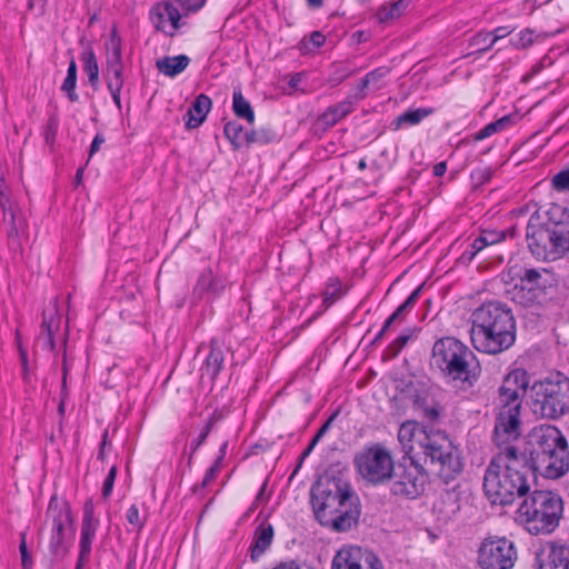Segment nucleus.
Here are the masks:
<instances>
[{"instance_id":"nucleus-2","label":"nucleus","mask_w":569,"mask_h":569,"mask_svg":"<svg viewBox=\"0 0 569 569\" xmlns=\"http://www.w3.org/2000/svg\"><path fill=\"white\" fill-rule=\"evenodd\" d=\"M470 338L479 352L497 355L510 348L516 340L511 310L496 301L482 303L471 315Z\"/></svg>"},{"instance_id":"nucleus-43","label":"nucleus","mask_w":569,"mask_h":569,"mask_svg":"<svg viewBox=\"0 0 569 569\" xmlns=\"http://www.w3.org/2000/svg\"><path fill=\"white\" fill-rule=\"evenodd\" d=\"M106 82L108 89L122 88L124 83L123 69L106 70Z\"/></svg>"},{"instance_id":"nucleus-24","label":"nucleus","mask_w":569,"mask_h":569,"mask_svg":"<svg viewBox=\"0 0 569 569\" xmlns=\"http://www.w3.org/2000/svg\"><path fill=\"white\" fill-rule=\"evenodd\" d=\"M539 569H569V548L552 543Z\"/></svg>"},{"instance_id":"nucleus-32","label":"nucleus","mask_w":569,"mask_h":569,"mask_svg":"<svg viewBox=\"0 0 569 569\" xmlns=\"http://www.w3.org/2000/svg\"><path fill=\"white\" fill-rule=\"evenodd\" d=\"M273 530L271 526L260 527L256 531L254 543L251 548V558L260 557L271 545Z\"/></svg>"},{"instance_id":"nucleus-15","label":"nucleus","mask_w":569,"mask_h":569,"mask_svg":"<svg viewBox=\"0 0 569 569\" xmlns=\"http://www.w3.org/2000/svg\"><path fill=\"white\" fill-rule=\"evenodd\" d=\"M351 498L350 486L340 479L331 478L312 489V502L316 513L328 508L345 507Z\"/></svg>"},{"instance_id":"nucleus-41","label":"nucleus","mask_w":569,"mask_h":569,"mask_svg":"<svg viewBox=\"0 0 569 569\" xmlns=\"http://www.w3.org/2000/svg\"><path fill=\"white\" fill-rule=\"evenodd\" d=\"M322 303L326 308H329L331 305H333L341 296V286L338 281L330 282L323 293Z\"/></svg>"},{"instance_id":"nucleus-61","label":"nucleus","mask_w":569,"mask_h":569,"mask_svg":"<svg viewBox=\"0 0 569 569\" xmlns=\"http://www.w3.org/2000/svg\"><path fill=\"white\" fill-rule=\"evenodd\" d=\"M332 417L318 430L317 435L313 438V443H317L319 439L326 433L328 430L330 423H331Z\"/></svg>"},{"instance_id":"nucleus-55","label":"nucleus","mask_w":569,"mask_h":569,"mask_svg":"<svg viewBox=\"0 0 569 569\" xmlns=\"http://www.w3.org/2000/svg\"><path fill=\"white\" fill-rule=\"evenodd\" d=\"M66 345H67V339L64 336L63 337V355H62V372H63L62 387L63 388H66L67 375H68V370H69Z\"/></svg>"},{"instance_id":"nucleus-4","label":"nucleus","mask_w":569,"mask_h":569,"mask_svg":"<svg viewBox=\"0 0 569 569\" xmlns=\"http://www.w3.org/2000/svg\"><path fill=\"white\" fill-rule=\"evenodd\" d=\"M527 452L532 471L549 479H558L569 470L568 442L562 432L551 425L536 427L529 435Z\"/></svg>"},{"instance_id":"nucleus-48","label":"nucleus","mask_w":569,"mask_h":569,"mask_svg":"<svg viewBox=\"0 0 569 569\" xmlns=\"http://www.w3.org/2000/svg\"><path fill=\"white\" fill-rule=\"evenodd\" d=\"M76 82L77 78L66 77L61 90L68 94L70 101L74 102L78 100V94L76 93Z\"/></svg>"},{"instance_id":"nucleus-36","label":"nucleus","mask_w":569,"mask_h":569,"mask_svg":"<svg viewBox=\"0 0 569 569\" xmlns=\"http://www.w3.org/2000/svg\"><path fill=\"white\" fill-rule=\"evenodd\" d=\"M511 123H512L511 116H503L502 118H500V119H498L496 121H492V122L488 123L487 126H485L481 130H479L475 134L473 139L476 141L486 139V138L492 136L496 132L505 130Z\"/></svg>"},{"instance_id":"nucleus-3","label":"nucleus","mask_w":569,"mask_h":569,"mask_svg":"<svg viewBox=\"0 0 569 569\" xmlns=\"http://www.w3.org/2000/svg\"><path fill=\"white\" fill-rule=\"evenodd\" d=\"M527 241L530 252L539 260H556L569 250V211L553 204L536 212L528 221Z\"/></svg>"},{"instance_id":"nucleus-42","label":"nucleus","mask_w":569,"mask_h":569,"mask_svg":"<svg viewBox=\"0 0 569 569\" xmlns=\"http://www.w3.org/2000/svg\"><path fill=\"white\" fill-rule=\"evenodd\" d=\"M551 187L558 192L569 191V167L552 177Z\"/></svg>"},{"instance_id":"nucleus-21","label":"nucleus","mask_w":569,"mask_h":569,"mask_svg":"<svg viewBox=\"0 0 569 569\" xmlns=\"http://www.w3.org/2000/svg\"><path fill=\"white\" fill-rule=\"evenodd\" d=\"M227 287V280L222 277L214 276L211 269H204L193 288V297L202 299L206 295L219 296Z\"/></svg>"},{"instance_id":"nucleus-38","label":"nucleus","mask_w":569,"mask_h":569,"mask_svg":"<svg viewBox=\"0 0 569 569\" xmlns=\"http://www.w3.org/2000/svg\"><path fill=\"white\" fill-rule=\"evenodd\" d=\"M490 40H492L491 33L480 31L469 39V48H472L475 52L483 53L493 47L489 46Z\"/></svg>"},{"instance_id":"nucleus-8","label":"nucleus","mask_w":569,"mask_h":569,"mask_svg":"<svg viewBox=\"0 0 569 569\" xmlns=\"http://www.w3.org/2000/svg\"><path fill=\"white\" fill-rule=\"evenodd\" d=\"M532 413L555 420L569 411V379L561 375L536 381L530 388Z\"/></svg>"},{"instance_id":"nucleus-11","label":"nucleus","mask_w":569,"mask_h":569,"mask_svg":"<svg viewBox=\"0 0 569 569\" xmlns=\"http://www.w3.org/2000/svg\"><path fill=\"white\" fill-rule=\"evenodd\" d=\"M517 560V547L505 536H488L477 549L479 569H512Z\"/></svg>"},{"instance_id":"nucleus-13","label":"nucleus","mask_w":569,"mask_h":569,"mask_svg":"<svg viewBox=\"0 0 569 569\" xmlns=\"http://www.w3.org/2000/svg\"><path fill=\"white\" fill-rule=\"evenodd\" d=\"M555 276L548 269H525L515 286L512 299L521 306L539 302L547 288L555 284Z\"/></svg>"},{"instance_id":"nucleus-40","label":"nucleus","mask_w":569,"mask_h":569,"mask_svg":"<svg viewBox=\"0 0 569 569\" xmlns=\"http://www.w3.org/2000/svg\"><path fill=\"white\" fill-rule=\"evenodd\" d=\"M440 503L443 506V508H441V507H440V508H439V511H440L441 513H443V517H445L446 519H450V518H451L452 516H455V515L459 511V509H460L457 497H456L455 495H452V493H449V492H447V493L442 497V499H441V502H440Z\"/></svg>"},{"instance_id":"nucleus-54","label":"nucleus","mask_w":569,"mask_h":569,"mask_svg":"<svg viewBox=\"0 0 569 569\" xmlns=\"http://www.w3.org/2000/svg\"><path fill=\"white\" fill-rule=\"evenodd\" d=\"M211 428H212V420H209L203 430L201 431V433L199 435V438L198 440L192 443V451L194 452L207 439L208 435L210 433L211 431Z\"/></svg>"},{"instance_id":"nucleus-56","label":"nucleus","mask_w":569,"mask_h":569,"mask_svg":"<svg viewBox=\"0 0 569 569\" xmlns=\"http://www.w3.org/2000/svg\"><path fill=\"white\" fill-rule=\"evenodd\" d=\"M103 142H104V137L100 133H97L92 140L91 146H90L89 158H91L100 149V147Z\"/></svg>"},{"instance_id":"nucleus-33","label":"nucleus","mask_w":569,"mask_h":569,"mask_svg":"<svg viewBox=\"0 0 569 569\" xmlns=\"http://www.w3.org/2000/svg\"><path fill=\"white\" fill-rule=\"evenodd\" d=\"M232 109L237 117L247 120L249 123L254 121V112L250 102L243 97L241 90H236L232 97Z\"/></svg>"},{"instance_id":"nucleus-19","label":"nucleus","mask_w":569,"mask_h":569,"mask_svg":"<svg viewBox=\"0 0 569 569\" xmlns=\"http://www.w3.org/2000/svg\"><path fill=\"white\" fill-rule=\"evenodd\" d=\"M99 526L98 519L94 518L93 515V506L91 503H86L83 510V518L81 525V537L79 545V557L80 562L88 561L90 552H91V543L96 536L97 529Z\"/></svg>"},{"instance_id":"nucleus-17","label":"nucleus","mask_w":569,"mask_h":569,"mask_svg":"<svg viewBox=\"0 0 569 569\" xmlns=\"http://www.w3.org/2000/svg\"><path fill=\"white\" fill-rule=\"evenodd\" d=\"M433 430H426L421 425L416 421L403 422L398 431V441L401 445L402 451L407 459H416L417 456L422 453L426 446L431 439Z\"/></svg>"},{"instance_id":"nucleus-27","label":"nucleus","mask_w":569,"mask_h":569,"mask_svg":"<svg viewBox=\"0 0 569 569\" xmlns=\"http://www.w3.org/2000/svg\"><path fill=\"white\" fill-rule=\"evenodd\" d=\"M389 73V69L386 67L377 68L369 73L366 74L365 78L361 79L358 90L355 94L356 100H362L367 97V89L372 87L376 90L382 88V79Z\"/></svg>"},{"instance_id":"nucleus-35","label":"nucleus","mask_w":569,"mask_h":569,"mask_svg":"<svg viewBox=\"0 0 569 569\" xmlns=\"http://www.w3.org/2000/svg\"><path fill=\"white\" fill-rule=\"evenodd\" d=\"M433 112L430 108H420L413 110H407L401 113L395 121L396 129H399L403 124L415 126L418 124L422 119L430 116Z\"/></svg>"},{"instance_id":"nucleus-46","label":"nucleus","mask_w":569,"mask_h":569,"mask_svg":"<svg viewBox=\"0 0 569 569\" xmlns=\"http://www.w3.org/2000/svg\"><path fill=\"white\" fill-rule=\"evenodd\" d=\"M0 204L3 210L4 219H9L10 222L16 224V210L13 209V204L10 201L8 194L2 190L0 191Z\"/></svg>"},{"instance_id":"nucleus-62","label":"nucleus","mask_w":569,"mask_h":569,"mask_svg":"<svg viewBox=\"0 0 569 569\" xmlns=\"http://www.w3.org/2000/svg\"><path fill=\"white\" fill-rule=\"evenodd\" d=\"M447 164L446 162H439L433 167V174L436 177H442L446 173Z\"/></svg>"},{"instance_id":"nucleus-20","label":"nucleus","mask_w":569,"mask_h":569,"mask_svg":"<svg viewBox=\"0 0 569 569\" xmlns=\"http://www.w3.org/2000/svg\"><path fill=\"white\" fill-rule=\"evenodd\" d=\"M42 325L41 331L38 337V341L42 343L43 348L49 349L50 351L56 350V341L54 336L60 331L61 326V317L59 315L58 308L56 305L46 309L42 315Z\"/></svg>"},{"instance_id":"nucleus-53","label":"nucleus","mask_w":569,"mask_h":569,"mask_svg":"<svg viewBox=\"0 0 569 569\" xmlns=\"http://www.w3.org/2000/svg\"><path fill=\"white\" fill-rule=\"evenodd\" d=\"M410 336L409 335H400L391 345L390 349L393 355H398L401 349L407 345L409 341Z\"/></svg>"},{"instance_id":"nucleus-10","label":"nucleus","mask_w":569,"mask_h":569,"mask_svg":"<svg viewBox=\"0 0 569 569\" xmlns=\"http://www.w3.org/2000/svg\"><path fill=\"white\" fill-rule=\"evenodd\" d=\"M390 479V491L393 496L416 499L425 492L429 476L416 459L402 458L396 465Z\"/></svg>"},{"instance_id":"nucleus-22","label":"nucleus","mask_w":569,"mask_h":569,"mask_svg":"<svg viewBox=\"0 0 569 569\" xmlns=\"http://www.w3.org/2000/svg\"><path fill=\"white\" fill-rule=\"evenodd\" d=\"M211 106L212 102L208 96L203 93L199 94L191 103L190 108L188 109L184 116L186 127L188 129H196L199 126H201L202 122L206 120L207 114L211 109Z\"/></svg>"},{"instance_id":"nucleus-9","label":"nucleus","mask_w":569,"mask_h":569,"mask_svg":"<svg viewBox=\"0 0 569 569\" xmlns=\"http://www.w3.org/2000/svg\"><path fill=\"white\" fill-rule=\"evenodd\" d=\"M422 455L430 459L433 471L446 483L455 480L462 472L463 463L458 447L441 431L431 433V439Z\"/></svg>"},{"instance_id":"nucleus-57","label":"nucleus","mask_w":569,"mask_h":569,"mask_svg":"<svg viewBox=\"0 0 569 569\" xmlns=\"http://www.w3.org/2000/svg\"><path fill=\"white\" fill-rule=\"evenodd\" d=\"M326 41V37L319 32V31H313L311 34H310V42L316 47V48H319L321 47Z\"/></svg>"},{"instance_id":"nucleus-47","label":"nucleus","mask_w":569,"mask_h":569,"mask_svg":"<svg viewBox=\"0 0 569 569\" xmlns=\"http://www.w3.org/2000/svg\"><path fill=\"white\" fill-rule=\"evenodd\" d=\"M223 131L230 142L238 147L239 144L237 141L242 132V127L237 122H228L224 124Z\"/></svg>"},{"instance_id":"nucleus-45","label":"nucleus","mask_w":569,"mask_h":569,"mask_svg":"<svg viewBox=\"0 0 569 569\" xmlns=\"http://www.w3.org/2000/svg\"><path fill=\"white\" fill-rule=\"evenodd\" d=\"M126 518L128 522L137 530L140 531L144 526V517L140 515L137 505H132L128 510Z\"/></svg>"},{"instance_id":"nucleus-31","label":"nucleus","mask_w":569,"mask_h":569,"mask_svg":"<svg viewBox=\"0 0 569 569\" xmlns=\"http://www.w3.org/2000/svg\"><path fill=\"white\" fill-rule=\"evenodd\" d=\"M421 291V287H418L416 290L411 292V295L406 299V301L400 305L397 310L386 320L385 325L382 326L381 330L378 332V335L375 338V342L380 340L386 331L389 329L391 323L399 319L405 312L410 310L417 302L419 295Z\"/></svg>"},{"instance_id":"nucleus-58","label":"nucleus","mask_w":569,"mask_h":569,"mask_svg":"<svg viewBox=\"0 0 569 569\" xmlns=\"http://www.w3.org/2000/svg\"><path fill=\"white\" fill-rule=\"evenodd\" d=\"M57 121L54 119H50L48 122V129L46 132V141L49 142L50 140L54 139L56 131H57Z\"/></svg>"},{"instance_id":"nucleus-39","label":"nucleus","mask_w":569,"mask_h":569,"mask_svg":"<svg viewBox=\"0 0 569 569\" xmlns=\"http://www.w3.org/2000/svg\"><path fill=\"white\" fill-rule=\"evenodd\" d=\"M226 447H227V443H223L220 449V456L216 459L214 463L207 470V472L203 477V480L201 482L202 488H206L207 486H209L217 478V476L221 469L222 460L226 455Z\"/></svg>"},{"instance_id":"nucleus-12","label":"nucleus","mask_w":569,"mask_h":569,"mask_svg":"<svg viewBox=\"0 0 569 569\" xmlns=\"http://www.w3.org/2000/svg\"><path fill=\"white\" fill-rule=\"evenodd\" d=\"M359 473L372 483H380L391 478L396 467L390 452L380 443L366 447L355 458Z\"/></svg>"},{"instance_id":"nucleus-14","label":"nucleus","mask_w":569,"mask_h":569,"mask_svg":"<svg viewBox=\"0 0 569 569\" xmlns=\"http://www.w3.org/2000/svg\"><path fill=\"white\" fill-rule=\"evenodd\" d=\"M47 516L52 520V535L49 543L50 551L56 557H63L67 553L64 543L66 535L72 527L70 506L52 497L48 506Z\"/></svg>"},{"instance_id":"nucleus-28","label":"nucleus","mask_w":569,"mask_h":569,"mask_svg":"<svg viewBox=\"0 0 569 569\" xmlns=\"http://www.w3.org/2000/svg\"><path fill=\"white\" fill-rule=\"evenodd\" d=\"M190 59L184 54L164 57L156 61L158 71L168 77L181 73L189 64Z\"/></svg>"},{"instance_id":"nucleus-52","label":"nucleus","mask_w":569,"mask_h":569,"mask_svg":"<svg viewBox=\"0 0 569 569\" xmlns=\"http://www.w3.org/2000/svg\"><path fill=\"white\" fill-rule=\"evenodd\" d=\"M19 549H20V553H21L22 566H23V568L29 569L32 566V561H31V557L27 549V543H26L24 537L22 538V540L20 542Z\"/></svg>"},{"instance_id":"nucleus-51","label":"nucleus","mask_w":569,"mask_h":569,"mask_svg":"<svg viewBox=\"0 0 569 569\" xmlns=\"http://www.w3.org/2000/svg\"><path fill=\"white\" fill-rule=\"evenodd\" d=\"M490 33H491V39L492 40H490L489 46H495V43L498 40L503 39L507 36H509L511 33V30H509L508 27H498L493 31H491Z\"/></svg>"},{"instance_id":"nucleus-16","label":"nucleus","mask_w":569,"mask_h":569,"mask_svg":"<svg viewBox=\"0 0 569 569\" xmlns=\"http://www.w3.org/2000/svg\"><path fill=\"white\" fill-rule=\"evenodd\" d=\"M331 569H385L381 559L372 551L357 546H346L337 551Z\"/></svg>"},{"instance_id":"nucleus-64","label":"nucleus","mask_w":569,"mask_h":569,"mask_svg":"<svg viewBox=\"0 0 569 569\" xmlns=\"http://www.w3.org/2000/svg\"><path fill=\"white\" fill-rule=\"evenodd\" d=\"M273 569H302L298 563L295 561H290L287 563H281L280 566L273 568Z\"/></svg>"},{"instance_id":"nucleus-30","label":"nucleus","mask_w":569,"mask_h":569,"mask_svg":"<svg viewBox=\"0 0 569 569\" xmlns=\"http://www.w3.org/2000/svg\"><path fill=\"white\" fill-rule=\"evenodd\" d=\"M421 291V287H418L416 290L411 292V295L406 299V301L400 305L397 310L386 320L385 325L382 326L381 330L378 332V335L375 338V342L380 340L386 331L389 329L391 323L399 319L405 312L410 310L417 302L419 295Z\"/></svg>"},{"instance_id":"nucleus-5","label":"nucleus","mask_w":569,"mask_h":569,"mask_svg":"<svg viewBox=\"0 0 569 569\" xmlns=\"http://www.w3.org/2000/svg\"><path fill=\"white\" fill-rule=\"evenodd\" d=\"M430 363L448 383L461 390L471 388L481 372L475 353L452 337L440 338L435 342Z\"/></svg>"},{"instance_id":"nucleus-63","label":"nucleus","mask_w":569,"mask_h":569,"mask_svg":"<svg viewBox=\"0 0 569 569\" xmlns=\"http://www.w3.org/2000/svg\"><path fill=\"white\" fill-rule=\"evenodd\" d=\"M477 174L479 176L478 179L481 182L488 181L491 178V170L489 168L480 169L477 171Z\"/></svg>"},{"instance_id":"nucleus-59","label":"nucleus","mask_w":569,"mask_h":569,"mask_svg":"<svg viewBox=\"0 0 569 569\" xmlns=\"http://www.w3.org/2000/svg\"><path fill=\"white\" fill-rule=\"evenodd\" d=\"M486 247H487V243L485 242V239L482 236L476 238L473 240V242L470 244V249L473 251V253H478Z\"/></svg>"},{"instance_id":"nucleus-29","label":"nucleus","mask_w":569,"mask_h":569,"mask_svg":"<svg viewBox=\"0 0 569 569\" xmlns=\"http://www.w3.org/2000/svg\"><path fill=\"white\" fill-rule=\"evenodd\" d=\"M352 111V102L350 100L342 101L336 106L329 107L318 119L325 128L333 127L340 119Z\"/></svg>"},{"instance_id":"nucleus-23","label":"nucleus","mask_w":569,"mask_h":569,"mask_svg":"<svg viewBox=\"0 0 569 569\" xmlns=\"http://www.w3.org/2000/svg\"><path fill=\"white\" fill-rule=\"evenodd\" d=\"M106 49H107L106 70L123 69L121 38L118 34L116 28H113L110 32V37H109L108 41L106 42Z\"/></svg>"},{"instance_id":"nucleus-18","label":"nucleus","mask_w":569,"mask_h":569,"mask_svg":"<svg viewBox=\"0 0 569 569\" xmlns=\"http://www.w3.org/2000/svg\"><path fill=\"white\" fill-rule=\"evenodd\" d=\"M181 19L179 10L168 1L156 3L150 10V20L158 31L173 36Z\"/></svg>"},{"instance_id":"nucleus-50","label":"nucleus","mask_w":569,"mask_h":569,"mask_svg":"<svg viewBox=\"0 0 569 569\" xmlns=\"http://www.w3.org/2000/svg\"><path fill=\"white\" fill-rule=\"evenodd\" d=\"M481 236L483 237L487 246H490V244H495V243H498L501 240H503L506 237V233L499 232V231H493V230H486L481 233Z\"/></svg>"},{"instance_id":"nucleus-6","label":"nucleus","mask_w":569,"mask_h":569,"mask_svg":"<svg viewBox=\"0 0 569 569\" xmlns=\"http://www.w3.org/2000/svg\"><path fill=\"white\" fill-rule=\"evenodd\" d=\"M530 378L522 368L507 373L498 389L496 399V422L493 435L497 439H518L521 435L522 399L529 388Z\"/></svg>"},{"instance_id":"nucleus-1","label":"nucleus","mask_w":569,"mask_h":569,"mask_svg":"<svg viewBox=\"0 0 569 569\" xmlns=\"http://www.w3.org/2000/svg\"><path fill=\"white\" fill-rule=\"evenodd\" d=\"M511 440L495 437L499 451L483 476V491L492 505H511L517 497L527 496L536 480L527 452L510 445Z\"/></svg>"},{"instance_id":"nucleus-34","label":"nucleus","mask_w":569,"mask_h":569,"mask_svg":"<svg viewBox=\"0 0 569 569\" xmlns=\"http://www.w3.org/2000/svg\"><path fill=\"white\" fill-rule=\"evenodd\" d=\"M81 60L90 84L96 88L99 82V66L92 48L89 47L82 52Z\"/></svg>"},{"instance_id":"nucleus-44","label":"nucleus","mask_w":569,"mask_h":569,"mask_svg":"<svg viewBox=\"0 0 569 569\" xmlns=\"http://www.w3.org/2000/svg\"><path fill=\"white\" fill-rule=\"evenodd\" d=\"M533 43V31L525 29L517 34V38L511 39V44L517 49L528 48Z\"/></svg>"},{"instance_id":"nucleus-7","label":"nucleus","mask_w":569,"mask_h":569,"mask_svg":"<svg viewBox=\"0 0 569 569\" xmlns=\"http://www.w3.org/2000/svg\"><path fill=\"white\" fill-rule=\"evenodd\" d=\"M561 498L548 490H535L518 508V518L532 535L552 532L562 515Z\"/></svg>"},{"instance_id":"nucleus-26","label":"nucleus","mask_w":569,"mask_h":569,"mask_svg":"<svg viewBox=\"0 0 569 569\" xmlns=\"http://www.w3.org/2000/svg\"><path fill=\"white\" fill-rule=\"evenodd\" d=\"M411 0H398L391 3L382 4L376 12V18L379 23L388 24L399 19L408 9Z\"/></svg>"},{"instance_id":"nucleus-25","label":"nucleus","mask_w":569,"mask_h":569,"mask_svg":"<svg viewBox=\"0 0 569 569\" xmlns=\"http://www.w3.org/2000/svg\"><path fill=\"white\" fill-rule=\"evenodd\" d=\"M224 363V355L222 349L217 345L214 340L211 341V349L206 359V362L201 369L202 377H208L210 380H214Z\"/></svg>"},{"instance_id":"nucleus-37","label":"nucleus","mask_w":569,"mask_h":569,"mask_svg":"<svg viewBox=\"0 0 569 569\" xmlns=\"http://www.w3.org/2000/svg\"><path fill=\"white\" fill-rule=\"evenodd\" d=\"M357 515L350 510L341 511L331 520V527L337 532H345L357 523Z\"/></svg>"},{"instance_id":"nucleus-49","label":"nucleus","mask_w":569,"mask_h":569,"mask_svg":"<svg viewBox=\"0 0 569 569\" xmlns=\"http://www.w3.org/2000/svg\"><path fill=\"white\" fill-rule=\"evenodd\" d=\"M116 476H117V467L112 466L109 470L107 478L104 479V482H103V487H102L103 498H108L111 495Z\"/></svg>"},{"instance_id":"nucleus-60","label":"nucleus","mask_w":569,"mask_h":569,"mask_svg":"<svg viewBox=\"0 0 569 569\" xmlns=\"http://www.w3.org/2000/svg\"><path fill=\"white\" fill-rule=\"evenodd\" d=\"M121 89L122 88H117L116 90L114 89H109L110 94L112 97V100L116 103V106L118 107V109H121V100H120Z\"/></svg>"}]
</instances>
